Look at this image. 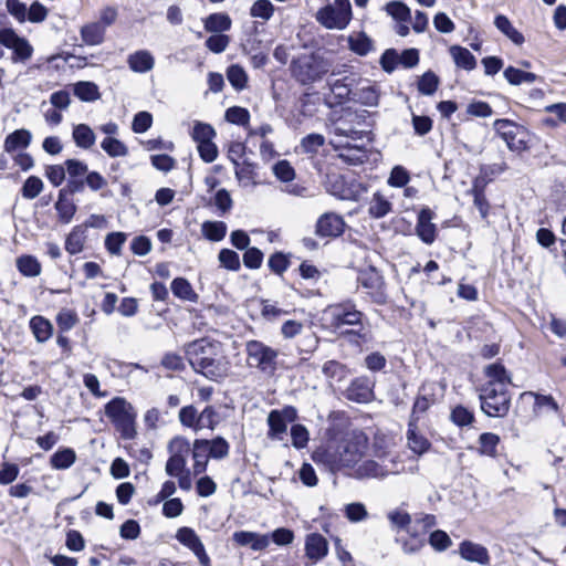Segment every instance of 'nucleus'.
I'll list each match as a JSON object with an SVG mask.
<instances>
[{
	"label": "nucleus",
	"mask_w": 566,
	"mask_h": 566,
	"mask_svg": "<svg viewBox=\"0 0 566 566\" xmlns=\"http://www.w3.org/2000/svg\"><path fill=\"white\" fill-rule=\"evenodd\" d=\"M176 538L179 543H181L184 546L188 547L190 551L193 552L196 556L199 557L201 563L208 564L209 558L206 554L205 546L199 538V536L196 534V532L190 527H181L178 530L176 534Z\"/></svg>",
	"instance_id": "obj_17"
},
{
	"label": "nucleus",
	"mask_w": 566,
	"mask_h": 566,
	"mask_svg": "<svg viewBox=\"0 0 566 566\" xmlns=\"http://www.w3.org/2000/svg\"><path fill=\"white\" fill-rule=\"evenodd\" d=\"M325 315L328 319V325L334 331H343L344 326L361 325L365 317L364 313L356 308L352 302H344L329 305L325 310Z\"/></svg>",
	"instance_id": "obj_7"
},
{
	"label": "nucleus",
	"mask_w": 566,
	"mask_h": 566,
	"mask_svg": "<svg viewBox=\"0 0 566 566\" xmlns=\"http://www.w3.org/2000/svg\"><path fill=\"white\" fill-rule=\"evenodd\" d=\"M224 117L231 124L245 126L249 124L250 113L244 107L232 106L226 111Z\"/></svg>",
	"instance_id": "obj_62"
},
{
	"label": "nucleus",
	"mask_w": 566,
	"mask_h": 566,
	"mask_svg": "<svg viewBox=\"0 0 566 566\" xmlns=\"http://www.w3.org/2000/svg\"><path fill=\"white\" fill-rule=\"evenodd\" d=\"M268 424H269V438L272 439H282V434L286 432L287 423L284 421V417L280 410H272L268 416Z\"/></svg>",
	"instance_id": "obj_40"
},
{
	"label": "nucleus",
	"mask_w": 566,
	"mask_h": 566,
	"mask_svg": "<svg viewBox=\"0 0 566 566\" xmlns=\"http://www.w3.org/2000/svg\"><path fill=\"white\" fill-rule=\"evenodd\" d=\"M503 75L505 80L514 86L521 85L523 83L532 84L538 78L535 73L526 72L514 66H507L504 70Z\"/></svg>",
	"instance_id": "obj_39"
},
{
	"label": "nucleus",
	"mask_w": 566,
	"mask_h": 566,
	"mask_svg": "<svg viewBox=\"0 0 566 566\" xmlns=\"http://www.w3.org/2000/svg\"><path fill=\"white\" fill-rule=\"evenodd\" d=\"M357 329H344L340 331V336L345 337L350 345L361 347L363 345L370 344L374 339L371 329L365 326L363 323L358 325Z\"/></svg>",
	"instance_id": "obj_26"
},
{
	"label": "nucleus",
	"mask_w": 566,
	"mask_h": 566,
	"mask_svg": "<svg viewBox=\"0 0 566 566\" xmlns=\"http://www.w3.org/2000/svg\"><path fill=\"white\" fill-rule=\"evenodd\" d=\"M217 133L210 124L197 122L192 129V138L197 144L210 142L216 137Z\"/></svg>",
	"instance_id": "obj_61"
},
{
	"label": "nucleus",
	"mask_w": 566,
	"mask_h": 566,
	"mask_svg": "<svg viewBox=\"0 0 566 566\" xmlns=\"http://www.w3.org/2000/svg\"><path fill=\"white\" fill-rule=\"evenodd\" d=\"M232 538L238 545L249 546L254 552L263 551L270 545V536L268 534L239 531L233 533Z\"/></svg>",
	"instance_id": "obj_19"
},
{
	"label": "nucleus",
	"mask_w": 566,
	"mask_h": 566,
	"mask_svg": "<svg viewBox=\"0 0 566 566\" xmlns=\"http://www.w3.org/2000/svg\"><path fill=\"white\" fill-rule=\"evenodd\" d=\"M155 61L148 51H137L128 56L129 67L137 73H146L154 67Z\"/></svg>",
	"instance_id": "obj_30"
},
{
	"label": "nucleus",
	"mask_w": 566,
	"mask_h": 566,
	"mask_svg": "<svg viewBox=\"0 0 566 566\" xmlns=\"http://www.w3.org/2000/svg\"><path fill=\"white\" fill-rule=\"evenodd\" d=\"M220 265L229 271L238 272L241 269L239 254L231 249H221L218 254Z\"/></svg>",
	"instance_id": "obj_53"
},
{
	"label": "nucleus",
	"mask_w": 566,
	"mask_h": 566,
	"mask_svg": "<svg viewBox=\"0 0 566 566\" xmlns=\"http://www.w3.org/2000/svg\"><path fill=\"white\" fill-rule=\"evenodd\" d=\"M348 45L354 53L360 56L367 55L374 48L371 39L365 32L350 35L348 38Z\"/></svg>",
	"instance_id": "obj_45"
},
{
	"label": "nucleus",
	"mask_w": 566,
	"mask_h": 566,
	"mask_svg": "<svg viewBox=\"0 0 566 566\" xmlns=\"http://www.w3.org/2000/svg\"><path fill=\"white\" fill-rule=\"evenodd\" d=\"M30 328L39 343L46 342L53 332V326L49 319L36 315L30 319Z\"/></svg>",
	"instance_id": "obj_33"
},
{
	"label": "nucleus",
	"mask_w": 566,
	"mask_h": 566,
	"mask_svg": "<svg viewBox=\"0 0 566 566\" xmlns=\"http://www.w3.org/2000/svg\"><path fill=\"white\" fill-rule=\"evenodd\" d=\"M274 10L270 0H256L250 8V15L268 21L273 17Z\"/></svg>",
	"instance_id": "obj_57"
},
{
	"label": "nucleus",
	"mask_w": 566,
	"mask_h": 566,
	"mask_svg": "<svg viewBox=\"0 0 566 566\" xmlns=\"http://www.w3.org/2000/svg\"><path fill=\"white\" fill-rule=\"evenodd\" d=\"M484 186L481 185V179H474L472 188L469 193L473 196V203L480 212L482 219H486L489 216L490 203L485 197Z\"/></svg>",
	"instance_id": "obj_29"
},
{
	"label": "nucleus",
	"mask_w": 566,
	"mask_h": 566,
	"mask_svg": "<svg viewBox=\"0 0 566 566\" xmlns=\"http://www.w3.org/2000/svg\"><path fill=\"white\" fill-rule=\"evenodd\" d=\"M526 395H530L532 397H534V411L536 412L537 410L539 409H548L553 412H558L559 411V406L557 403V401L554 399L553 396L551 395H542V394H538V392H533V391H528V392H524L522 394V397L526 396Z\"/></svg>",
	"instance_id": "obj_52"
},
{
	"label": "nucleus",
	"mask_w": 566,
	"mask_h": 566,
	"mask_svg": "<svg viewBox=\"0 0 566 566\" xmlns=\"http://www.w3.org/2000/svg\"><path fill=\"white\" fill-rule=\"evenodd\" d=\"M365 116L356 111L346 109L342 115L332 122L331 133L333 139L357 142L365 137L366 132L361 129Z\"/></svg>",
	"instance_id": "obj_5"
},
{
	"label": "nucleus",
	"mask_w": 566,
	"mask_h": 566,
	"mask_svg": "<svg viewBox=\"0 0 566 566\" xmlns=\"http://www.w3.org/2000/svg\"><path fill=\"white\" fill-rule=\"evenodd\" d=\"M227 224L223 221H205L201 224L202 235L212 242L223 240L227 234Z\"/></svg>",
	"instance_id": "obj_41"
},
{
	"label": "nucleus",
	"mask_w": 566,
	"mask_h": 566,
	"mask_svg": "<svg viewBox=\"0 0 566 566\" xmlns=\"http://www.w3.org/2000/svg\"><path fill=\"white\" fill-rule=\"evenodd\" d=\"M42 190L43 181L36 176H30L21 188V195L23 198L31 200L38 197Z\"/></svg>",
	"instance_id": "obj_60"
},
{
	"label": "nucleus",
	"mask_w": 566,
	"mask_h": 566,
	"mask_svg": "<svg viewBox=\"0 0 566 566\" xmlns=\"http://www.w3.org/2000/svg\"><path fill=\"white\" fill-rule=\"evenodd\" d=\"M305 552L310 559L319 560L327 555L328 543L322 534L311 533L305 539Z\"/></svg>",
	"instance_id": "obj_21"
},
{
	"label": "nucleus",
	"mask_w": 566,
	"mask_h": 566,
	"mask_svg": "<svg viewBox=\"0 0 566 566\" xmlns=\"http://www.w3.org/2000/svg\"><path fill=\"white\" fill-rule=\"evenodd\" d=\"M105 27L99 22H94L82 27L81 38L87 45H98L103 42Z\"/></svg>",
	"instance_id": "obj_34"
},
{
	"label": "nucleus",
	"mask_w": 566,
	"mask_h": 566,
	"mask_svg": "<svg viewBox=\"0 0 566 566\" xmlns=\"http://www.w3.org/2000/svg\"><path fill=\"white\" fill-rule=\"evenodd\" d=\"M484 374L490 379L488 382H499L505 387L507 384H511V377L507 375L504 365L501 363L488 365L484 369Z\"/></svg>",
	"instance_id": "obj_48"
},
{
	"label": "nucleus",
	"mask_w": 566,
	"mask_h": 566,
	"mask_svg": "<svg viewBox=\"0 0 566 566\" xmlns=\"http://www.w3.org/2000/svg\"><path fill=\"white\" fill-rule=\"evenodd\" d=\"M292 73L294 77L302 84H308L317 81L321 77L314 59L304 56L292 62Z\"/></svg>",
	"instance_id": "obj_13"
},
{
	"label": "nucleus",
	"mask_w": 566,
	"mask_h": 566,
	"mask_svg": "<svg viewBox=\"0 0 566 566\" xmlns=\"http://www.w3.org/2000/svg\"><path fill=\"white\" fill-rule=\"evenodd\" d=\"M499 443L500 437L495 433L484 432L479 437L480 451L482 454L494 457Z\"/></svg>",
	"instance_id": "obj_58"
},
{
	"label": "nucleus",
	"mask_w": 566,
	"mask_h": 566,
	"mask_svg": "<svg viewBox=\"0 0 566 566\" xmlns=\"http://www.w3.org/2000/svg\"><path fill=\"white\" fill-rule=\"evenodd\" d=\"M12 50H13L12 61L14 63L28 61L29 59H31L32 53H33L32 45L24 38H20V40L15 43V45L12 48Z\"/></svg>",
	"instance_id": "obj_64"
},
{
	"label": "nucleus",
	"mask_w": 566,
	"mask_h": 566,
	"mask_svg": "<svg viewBox=\"0 0 566 566\" xmlns=\"http://www.w3.org/2000/svg\"><path fill=\"white\" fill-rule=\"evenodd\" d=\"M439 86V77L432 72L427 71L418 81V91L427 96L436 93Z\"/></svg>",
	"instance_id": "obj_56"
},
{
	"label": "nucleus",
	"mask_w": 566,
	"mask_h": 566,
	"mask_svg": "<svg viewBox=\"0 0 566 566\" xmlns=\"http://www.w3.org/2000/svg\"><path fill=\"white\" fill-rule=\"evenodd\" d=\"M172 294L182 300L188 302L196 303L198 301V294L193 291L191 284L189 281L185 277H176L172 280L170 285Z\"/></svg>",
	"instance_id": "obj_28"
},
{
	"label": "nucleus",
	"mask_w": 566,
	"mask_h": 566,
	"mask_svg": "<svg viewBox=\"0 0 566 566\" xmlns=\"http://www.w3.org/2000/svg\"><path fill=\"white\" fill-rule=\"evenodd\" d=\"M367 449L365 434H353L342 439L337 443L319 447L312 453V460L335 473L344 468H352L358 463Z\"/></svg>",
	"instance_id": "obj_1"
},
{
	"label": "nucleus",
	"mask_w": 566,
	"mask_h": 566,
	"mask_svg": "<svg viewBox=\"0 0 566 566\" xmlns=\"http://www.w3.org/2000/svg\"><path fill=\"white\" fill-rule=\"evenodd\" d=\"M407 441L410 450L418 455L426 453L431 446L427 438H424L422 434L417 433L416 427L413 426L412 421L409 422V429L407 431Z\"/></svg>",
	"instance_id": "obj_36"
},
{
	"label": "nucleus",
	"mask_w": 566,
	"mask_h": 566,
	"mask_svg": "<svg viewBox=\"0 0 566 566\" xmlns=\"http://www.w3.org/2000/svg\"><path fill=\"white\" fill-rule=\"evenodd\" d=\"M506 170L507 165L505 161L491 165H483L480 168V176L476 177L475 179H481V184L483 182V186L485 187L486 184L494 179V177L501 175Z\"/></svg>",
	"instance_id": "obj_54"
},
{
	"label": "nucleus",
	"mask_w": 566,
	"mask_h": 566,
	"mask_svg": "<svg viewBox=\"0 0 566 566\" xmlns=\"http://www.w3.org/2000/svg\"><path fill=\"white\" fill-rule=\"evenodd\" d=\"M449 52L458 67L465 71H472L476 67V59L467 48L452 45Z\"/></svg>",
	"instance_id": "obj_24"
},
{
	"label": "nucleus",
	"mask_w": 566,
	"mask_h": 566,
	"mask_svg": "<svg viewBox=\"0 0 566 566\" xmlns=\"http://www.w3.org/2000/svg\"><path fill=\"white\" fill-rule=\"evenodd\" d=\"M220 422V416L213 406H207L199 413V431L201 429L214 430Z\"/></svg>",
	"instance_id": "obj_55"
},
{
	"label": "nucleus",
	"mask_w": 566,
	"mask_h": 566,
	"mask_svg": "<svg viewBox=\"0 0 566 566\" xmlns=\"http://www.w3.org/2000/svg\"><path fill=\"white\" fill-rule=\"evenodd\" d=\"M32 134L25 128H20L9 134L4 139V150L9 154L18 149H25L30 146Z\"/></svg>",
	"instance_id": "obj_23"
},
{
	"label": "nucleus",
	"mask_w": 566,
	"mask_h": 566,
	"mask_svg": "<svg viewBox=\"0 0 566 566\" xmlns=\"http://www.w3.org/2000/svg\"><path fill=\"white\" fill-rule=\"evenodd\" d=\"M343 217L334 212L323 213L315 224V234L321 238H337L345 231Z\"/></svg>",
	"instance_id": "obj_12"
},
{
	"label": "nucleus",
	"mask_w": 566,
	"mask_h": 566,
	"mask_svg": "<svg viewBox=\"0 0 566 566\" xmlns=\"http://www.w3.org/2000/svg\"><path fill=\"white\" fill-rule=\"evenodd\" d=\"M407 537H398L396 541L401 544L406 554H416L426 545V533H417L407 530Z\"/></svg>",
	"instance_id": "obj_32"
},
{
	"label": "nucleus",
	"mask_w": 566,
	"mask_h": 566,
	"mask_svg": "<svg viewBox=\"0 0 566 566\" xmlns=\"http://www.w3.org/2000/svg\"><path fill=\"white\" fill-rule=\"evenodd\" d=\"M222 347L218 340H211L209 338H200L190 342L185 346L186 357L192 369L197 368V364H201L209 356L216 355V350Z\"/></svg>",
	"instance_id": "obj_10"
},
{
	"label": "nucleus",
	"mask_w": 566,
	"mask_h": 566,
	"mask_svg": "<svg viewBox=\"0 0 566 566\" xmlns=\"http://www.w3.org/2000/svg\"><path fill=\"white\" fill-rule=\"evenodd\" d=\"M208 454L211 455V459L222 460L229 455L230 444L223 437H216L208 440Z\"/></svg>",
	"instance_id": "obj_50"
},
{
	"label": "nucleus",
	"mask_w": 566,
	"mask_h": 566,
	"mask_svg": "<svg viewBox=\"0 0 566 566\" xmlns=\"http://www.w3.org/2000/svg\"><path fill=\"white\" fill-rule=\"evenodd\" d=\"M247 365L265 376H274L279 364V350L258 339L244 344Z\"/></svg>",
	"instance_id": "obj_4"
},
{
	"label": "nucleus",
	"mask_w": 566,
	"mask_h": 566,
	"mask_svg": "<svg viewBox=\"0 0 566 566\" xmlns=\"http://www.w3.org/2000/svg\"><path fill=\"white\" fill-rule=\"evenodd\" d=\"M459 553L465 560L478 563L480 565H488L490 563V555L488 549L471 541H463L459 546Z\"/></svg>",
	"instance_id": "obj_20"
},
{
	"label": "nucleus",
	"mask_w": 566,
	"mask_h": 566,
	"mask_svg": "<svg viewBox=\"0 0 566 566\" xmlns=\"http://www.w3.org/2000/svg\"><path fill=\"white\" fill-rule=\"evenodd\" d=\"M493 128L506 143L510 150L517 153L527 150L528 146L525 139L527 130L524 126L507 118H500L493 123Z\"/></svg>",
	"instance_id": "obj_8"
},
{
	"label": "nucleus",
	"mask_w": 566,
	"mask_h": 566,
	"mask_svg": "<svg viewBox=\"0 0 566 566\" xmlns=\"http://www.w3.org/2000/svg\"><path fill=\"white\" fill-rule=\"evenodd\" d=\"M494 25L514 44L522 45L524 43V35L513 27V24L511 23L506 15L497 14L494 19Z\"/></svg>",
	"instance_id": "obj_27"
},
{
	"label": "nucleus",
	"mask_w": 566,
	"mask_h": 566,
	"mask_svg": "<svg viewBox=\"0 0 566 566\" xmlns=\"http://www.w3.org/2000/svg\"><path fill=\"white\" fill-rule=\"evenodd\" d=\"M60 222L67 224L72 221L77 207L70 196L59 191L57 200L54 205Z\"/></svg>",
	"instance_id": "obj_25"
},
{
	"label": "nucleus",
	"mask_w": 566,
	"mask_h": 566,
	"mask_svg": "<svg viewBox=\"0 0 566 566\" xmlns=\"http://www.w3.org/2000/svg\"><path fill=\"white\" fill-rule=\"evenodd\" d=\"M179 421L184 427L199 431V413L195 406L188 405L179 410Z\"/></svg>",
	"instance_id": "obj_51"
},
{
	"label": "nucleus",
	"mask_w": 566,
	"mask_h": 566,
	"mask_svg": "<svg viewBox=\"0 0 566 566\" xmlns=\"http://www.w3.org/2000/svg\"><path fill=\"white\" fill-rule=\"evenodd\" d=\"M74 95L83 102H94L101 97L98 86L94 82L80 81L74 84Z\"/></svg>",
	"instance_id": "obj_38"
},
{
	"label": "nucleus",
	"mask_w": 566,
	"mask_h": 566,
	"mask_svg": "<svg viewBox=\"0 0 566 566\" xmlns=\"http://www.w3.org/2000/svg\"><path fill=\"white\" fill-rule=\"evenodd\" d=\"M101 148L109 157H125L128 154V147L115 137L107 136L101 143Z\"/></svg>",
	"instance_id": "obj_47"
},
{
	"label": "nucleus",
	"mask_w": 566,
	"mask_h": 566,
	"mask_svg": "<svg viewBox=\"0 0 566 566\" xmlns=\"http://www.w3.org/2000/svg\"><path fill=\"white\" fill-rule=\"evenodd\" d=\"M356 475L360 479H384L388 475V470L375 460H366L358 465Z\"/></svg>",
	"instance_id": "obj_31"
},
{
	"label": "nucleus",
	"mask_w": 566,
	"mask_h": 566,
	"mask_svg": "<svg viewBox=\"0 0 566 566\" xmlns=\"http://www.w3.org/2000/svg\"><path fill=\"white\" fill-rule=\"evenodd\" d=\"M76 460V453L71 448H63L54 452L50 458V464L55 470H66Z\"/></svg>",
	"instance_id": "obj_37"
},
{
	"label": "nucleus",
	"mask_w": 566,
	"mask_h": 566,
	"mask_svg": "<svg viewBox=\"0 0 566 566\" xmlns=\"http://www.w3.org/2000/svg\"><path fill=\"white\" fill-rule=\"evenodd\" d=\"M208 451V439H196L193 441L191 453L193 459V473L196 475L206 472L209 459H211Z\"/></svg>",
	"instance_id": "obj_22"
},
{
	"label": "nucleus",
	"mask_w": 566,
	"mask_h": 566,
	"mask_svg": "<svg viewBox=\"0 0 566 566\" xmlns=\"http://www.w3.org/2000/svg\"><path fill=\"white\" fill-rule=\"evenodd\" d=\"M346 398L358 403L368 402L373 397V389L367 377H357L346 389Z\"/></svg>",
	"instance_id": "obj_18"
},
{
	"label": "nucleus",
	"mask_w": 566,
	"mask_h": 566,
	"mask_svg": "<svg viewBox=\"0 0 566 566\" xmlns=\"http://www.w3.org/2000/svg\"><path fill=\"white\" fill-rule=\"evenodd\" d=\"M358 283L366 290L371 300L377 304L386 303L382 275L373 266L360 271L357 277Z\"/></svg>",
	"instance_id": "obj_11"
},
{
	"label": "nucleus",
	"mask_w": 566,
	"mask_h": 566,
	"mask_svg": "<svg viewBox=\"0 0 566 566\" xmlns=\"http://www.w3.org/2000/svg\"><path fill=\"white\" fill-rule=\"evenodd\" d=\"M450 419L458 427H465L474 421V413L467 407L458 405L451 410Z\"/></svg>",
	"instance_id": "obj_59"
},
{
	"label": "nucleus",
	"mask_w": 566,
	"mask_h": 566,
	"mask_svg": "<svg viewBox=\"0 0 566 566\" xmlns=\"http://www.w3.org/2000/svg\"><path fill=\"white\" fill-rule=\"evenodd\" d=\"M86 232L85 227L75 226L65 240V250L70 254H77L83 251Z\"/></svg>",
	"instance_id": "obj_35"
},
{
	"label": "nucleus",
	"mask_w": 566,
	"mask_h": 566,
	"mask_svg": "<svg viewBox=\"0 0 566 566\" xmlns=\"http://www.w3.org/2000/svg\"><path fill=\"white\" fill-rule=\"evenodd\" d=\"M230 369L231 363L223 354L222 347H220L216 350V355L209 356L200 365L197 364L193 371L211 381L220 382L229 376Z\"/></svg>",
	"instance_id": "obj_9"
},
{
	"label": "nucleus",
	"mask_w": 566,
	"mask_h": 566,
	"mask_svg": "<svg viewBox=\"0 0 566 566\" xmlns=\"http://www.w3.org/2000/svg\"><path fill=\"white\" fill-rule=\"evenodd\" d=\"M17 268L25 276H38L41 273V264L32 255H22L18 258Z\"/></svg>",
	"instance_id": "obj_49"
},
{
	"label": "nucleus",
	"mask_w": 566,
	"mask_h": 566,
	"mask_svg": "<svg viewBox=\"0 0 566 566\" xmlns=\"http://www.w3.org/2000/svg\"><path fill=\"white\" fill-rule=\"evenodd\" d=\"M481 410L488 417L503 418L511 408V394L502 384L485 382L479 389Z\"/></svg>",
	"instance_id": "obj_3"
},
{
	"label": "nucleus",
	"mask_w": 566,
	"mask_h": 566,
	"mask_svg": "<svg viewBox=\"0 0 566 566\" xmlns=\"http://www.w3.org/2000/svg\"><path fill=\"white\" fill-rule=\"evenodd\" d=\"M391 207V202L380 192H375L369 203L368 213L375 219H380L390 212Z\"/></svg>",
	"instance_id": "obj_44"
},
{
	"label": "nucleus",
	"mask_w": 566,
	"mask_h": 566,
	"mask_svg": "<svg viewBox=\"0 0 566 566\" xmlns=\"http://www.w3.org/2000/svg\"><path fill=\"white\" fill-rule=\"evenodd\" d=\"M227 78L235 91H242L248 83V74L239 64H232L227 69Z\"/></svg>",
	"instance_id": "obj_46"
},
{
	"label": "nucleus",
	"mask_w": 566,
	"mask_h": 566,
	"mask_svg": "<svg viewBox=\"0 0 566 566\" xmlns=\"http://www.w3.org/2000/svg\"><path fill=\"white\" fill-rule=\"evenodd\" d=\"M73 139L77 147L88 149L95 144V134L86 124H78L73 129Z\"/></svg>",
	"instance_id": "obj_42"
},
{
	"label": "nucleus",
	"mask_w": 566,
	"mask_h": 566,
	"mask_svg": "<svg viewBox=\"0 0 566 566\" xmlns=\"http://www.w3.org/2000/svg\"><path fill=\"white\" fill-rule=\"evenodd\" d=\"M316 20L326 29L344 30L352 20V6L349 0H335L334 4L321 8Z\"/></svg>",
	"instance_id": "obj_6"
},
{
	"label": "nucleus",
	"mask_w": 566,
	"mask_h": 566,
	"mask_svg": "<svg viewBox=\"0 0 566 566\" xmlns=\"http://www.w3.org/2000/svg\"><path fill=\"white\" fill-rule=\"evenodd\" d=\"M340 72L333 70L329 77L327 78V85L334 97L336 98L337 104H342L347 99H350V95L353 93L352 86L355 82V78L352 76H344L343 78H334L336 75H339Z\"/></svg>",
	"instance_id": "obj_15"
},
{
	"label": "nucleus",
	"mask_w": 566,
	"mask_h": 566,
	"mask_svg": "<svg viewBox=\"0 0 566 566\" xmlns=\"http://www.w3.org/2000/svg\"><path fill=\"white\" fill-rule=\"evenodd\" d=\"M378 92L377 90L371 86L367 85L361 88H359L357 92L354 93L353 99L358 101L359 103L367 105V106H374L378 103Z\"/></svg>",
	"instance_id": "obj_63"
},
{
	"label": "nucleus",
	"mask_w": 566,
	"mask_h": 566,
	"mask_svg": "<svg viewBox=\"0 0 566 566\" xmlns=\"http://www.w3.org/2000/svg\"><path fill=\"white\" fill-rule=\"evenodd\" d=\"M105 415L123 440H133L137 436V412L123 397H115L105 405Z\"/></svg>",
	"instance_id": "obj_2"
},
{
	"label": "nucleus",
	"mask_w": 566,
	"mask_h": 566,
	"mask_svg": "<svg viewBox=\"0 0 566 566\" xmlns=\"http://www.w3.org/2000/svg\"><path fill=\"white\" fill-rule=\"evenodd\" d=\"M231 19L227 13H211L205 20L208 32H224L231 29Z\"/></svg>",
	"instance_id": "obj_43"
},
{
	"label": "nucleus",
	"mask_w": 566,
	"mask_h": 566,
	"mask_svg": "<svg viewBox=\"0 0 566 566\" xmlns=\"http://www.w3.org/2000/svg\"><path fill=\"white\" fill-rule=\"evenodd\" d=\"M433 218L434 212L428 207L422 208L418 213L416 233L426 244L433 243L437 237V227L432 223Z\"/></svg>",
	"instance_id": "obj_14"
},
{
	"label": "nucleus",
	"mask_w": 566,
	"mask_h": 566,
	"mask_svg": "<svg viewBox=\"0 0 566 566\" xmlns=\"http://www.w3.org/2000/svg\"><path fill=\"white\" fill-rule=\"evenodd\" d=\"M331 145L338 150V157L349 165L363 164L366 157L363 147L353 145L349 140L331 139Z\"/></svg>",
	"instance_id": "obj_16"
}]
</instances>
